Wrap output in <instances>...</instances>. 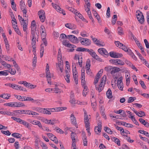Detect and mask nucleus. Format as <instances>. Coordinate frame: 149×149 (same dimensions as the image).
<instances>
[{
    "label": "nucleus",
    "instance_id": "nucleus-41",
    "mask_svg": "<svg viewBox=\"0 0 149 149\" xmlns=\"http://www.w3.org/2000/svg\"><path fill=\"white\" fill-rule=\"evenodd\" d=\"M68 38V36H66L64 33L61 34L60 35V40L63 39H67Z\"/></svg>",
    "mask_w": 149,
    "mask_h": 149
},
{
    "label": "nucleus",
    "instance_id": "nucleus-7",
    "mask_svg": "<svg viewBox=\"0 0 149 149\" xmlns=\"http://www.w3.org/2000/svg\"><path fill=\"white\" fill-rule=\"evenodd\" d=\"M72 124L74 125L76 127H77V125L76 118L73 114L72 113L70 116Z\"/></svg>",
    "mask_w": 149,
    "mask_h": 149
},
{
    "label": "nucleus",
    "instance_id": "nucleus-3",
    "mask_svg": "<svg viewBox=\"0 0 149 149\" xmlns=\"http://www.w3.org/2000/svg\"><path fill=\"white\" fill-rule=\"evenodd\" d=\"M109 55L110 56L113 58H120L123 56V55L121 53L114 52H110Z\"/></svg>",
    "mask_w": 149,
    "mask_h": 149
},
{
    "label": "nucleus",
    "instance_id": "nucleus-13",
    "mask_svg": "<svg viewBox=\"0 0 149 149\" xmlns=\"http://www.w3.org/2000/svg\"><path fill=\"white\" fill-rule=\"evenodd\" d=\"M90 5L91 4L90 2H88L87 3V8H88V10L86 11V12L90 18H91L92 17L91 14V12L90 11Z\"/></svg>",
    "mask_w": 149,
    "mask_h": 149
},
{
    "label": "nucleus",
    "instance_id": "nucleus-62",
    "mask_svg": "<svg viewBox=\"0 0 149 149\" xmlns=\"http://www.w3.org/2000/svg\"><path fill=\"white\" fill-rule=\"evenodd\" d=\"M89 54L93 58L95 56V55L96 54L94 51L93 49H91V52L89 53Z\"/></svg>",
    "mask_w": 149,
    "mask_h": 149
},
{
    "label": "nucleus",
    "instance_id": "nucleus-46",
    "mask_svg": "<svg viewBox=\"0 0 149 149\" xmlns=\"http://www.w3.org/2000/svg\"><path fill=\"white\" fill-rule=\"evenodd\" d=\"M82 139L83 141L84 145V146H87V140L86 136H84L83 137Z\"/></svg>",
    "mask_w": 149,
    "mask_h": 149
},
{
    "label": "nucleus",
    "instance_id": "nucleus-8",
    "mask_svg": "<svg viewBox=\"0 0 149 149\" xmlns=\"http://www.w3.org/2000/svg\"><path fill=\"white\" fill-rule=\"evenodd\" d=\"M54 8L59 13H62L63 15H65L66 14L65 11L63 9H61L58 5H57L56 6H55Z\"/></svg>",
    "mask_w": 149,
    "mask_h": 149
},
{
    "label": "nucleus",
    "instance_id": "nucleus-21",
    "mask_svg": "<svg viewBox=\"0 0 149 149\" xmlns=\"http://www.w3.org/2000/svg\"><path fill=\"white\" fill-rule=\"evenodd\" d=\"M14 103H15V107H20L25 106V105L22 102H14Z\"/></svg>",
    "mask_w": 149,
    "mask_h": 149
},
{
    "label": "nucleus",
    "instance_id": "nucleus-59",
    "mask_svg": "<svg viewBox=\"0 0 149 149\" xmlns=\"http://www.w3.org/2000/svg\"><path fill=\"white\" fill-rule=\"evenodd\" d=\"M77 28V26L76 25L70 23V25L69 26V29H74Z\"/></svg>",
    "mask_w": 149,
    "mask_h": 149
},
{
    "label": "nucleus",
    "instance_id": "nucleus-4",
    "mask_svg": "<svg viewBox=\"0 0 149 149\" xmlns=\"http://www.w3.org/2000/svg\"><path fill=\"white\" fill-rule=\"evenodd\" d=\"M80 42L83 45L85 46L89 45L91 44V41L89 39L86 38L83 39V40L81 41Z\"/></svg>",
    "mask_w": 149,
    "mask_h": 149
},
{
    "label": "nucleus",
    "instance_id": "nucleus-18",
    "mask_svg": "<svg viewBox=\"0 0 149 149\" xmlns=\"http://www.w3.org/2000/svg\"><path fill=\"white\" fill-rule=\"evenodd\" d=\"M111 139L115 143H116L118 146H120V141L118 138L114 137L112 138Z\"/></svg>",
    "mask_w": 149,
    "mask_h": 149
},
{
    "label": "nucleus",
    "instance_id": "nucleus-32",
    "mask_svg": "<svg viewBox=\"0 0 149 149\" xmlns=\"http://www.w3.org/2000/svg\"><path fill=\"white\" fill-rule=\"evenodd\" d=\"M40 58H42L43 54V53L44 51V47L43 46L42 44L40 45Z\"/></svg>",
    "mask_w": 149,
    "mask_h": 149
},
{
    "label": "nucleus",
    "instance_id": "nucleus-22",
    "mask_svg": "<svg viewBox=\"0 0 149 149\" xmlns=\"http://www.w3.org/2000/svg\"><path fill=\"white\" fill-rule=\"evenodd\" d=\"M23 24V29L24 31H26V30L27 29V26L28 24V21L24 22L21 23V25Z\"/></svg>",
    "mask_w": 149,
    "mask_h": 149
},
{
    "label": "nucleus",
    "instance_id": "nucleus-45",
    "mask_svg": "<svg viewBox=\"0 0 149 149\" xmlns=\"http://www.w3.org/2000/svg\"><path fill=\"white\" fill-rule=\"evenodd\" d=\"M8 72H10L12 75H14L16 73V71L15 69L10 68Z\"/></svg>",
    "mask_w": 149,
    "mask_h": 149
},
{
    "label": "nucleus",
    "instance_id": "nucleus-57",
    "mask_svg": "<svg viewBox=\"0 0 149 149\" xmlns=\"http://www.w3.org/2000/svg\"><path fill=\"white\" fill-rule=\"evenodd\" d=\"M78 60V63L80 67H82V57L79 58L78 57L77 58Z\"/></svg>",
    "mask_w": 149,
    "mask_h": 149
},
{
    "label": "nucleus",
    "instance_id": "nucleus-44",
    "mask_svg": "<svg viewBox=\"0 0 149 149\" xmlns=\"http://www.w3.org/2000/svg\"><path fill=\"white\" fill-rule=\"evenodd\" d=\"M4 105L9 106L10 107H15V103L14 102H11L10 103H7L4 104Z\"/></svg>",
    "mask_w": 149,
    "mask_h": 149
},
{
    "label": "nucleus",
    "instance_id": "nucleus-20",
    "mask_svg": "<svg viewBox=\"0 0 149 149\" xmlns=\"http://www.w3.org/2000/svg\"><path fill=\"white\" fill-rule=\"evenodd\" d=\"M66 75L65 76V79L68 83H69L70 82V75L69 74V73H68V71L67 70H66Z\"/></svg>",
    "mask_w": 149,
    "mask_h": 149
},
{
    "label": "nucleus",
    "instance_id": "nucleus-29",
    "mask_svg": "<svg viewBox=\"0 0 149 149\" xmlns=\"http://www.w3.org/2000/svg\"><path fill=\"white\" fill-rule=\"evenodd\" d=\"M14 113L19 114H25V110H15L13 111Z\"/></svg>",
    "mask_w": 149,
    "mask_h": 149
},
{
    "label": "nucleus",
    "instance_id": "nucleus-15",
    "mask_svg": "<svg viewBox=\"0 0 149 149\" xmlns=\"http://www.w3.org/2000/svg\"><path fill=\"white\" fill-rule=\"evenodd\" d=\"M53 91L54 93L58 94H60L63 91L57 88V85H55V88H53Z\"/></svg>",
    "mask_w": 149,
    "mask_h": 149
},
{
    "label": "nucleus",
    "instance_id": "nucleus-6",
    "mask_svg": "<svg viewBox=\"0 0 149 149\" xmlns=\"http://www.w3.org/2000/svg\"><path fill=\"white\" fill-rule=\"evenodd\" d=\"M101 122H99L98 124V126H96L95 128V131L96 134H98L97 132H98L99 133L101 132L102 129V126Z\"/></svg>",
    "mask_w": 149,
    "mask_h": 149
},
{
    "label": "nucleus",
    "instance_id": "nucleus-19",
    "mask_svg": "<svg viewBox=\"0 0 149 149\" xmlns=\"http://www.w3.org/2000/svg\"><path fill=\"white\" fill-rule=\"evenodd\" d=\"M10 97V95L9 94L3 93L1 95H0V97L6 99H8Z\"/></svg>",
    "mask_w": 149,
    "mask_h": 149
},
{
    "label": "nucleus",
    "instance_id": "nucleus-23",
    "mask_svg": "<svg viewBox=\"0 0 149 149\" xmlns=\"http://www.w3.org/2000/svg\"><path fill=\"white\" fill-rule=\"evenodd\" d=\"M104 85H102V84H100V85H99L98 87L97 86H96V85H95V88H96V89L98 91V92L99 93H100L101 92V91L103 90V87H104Z\"/></svg>",
    "mask_w": 149,
    "mask_h": 149
},
{
    "label": "nucleus",
    "instance_id": "nucleus-10",
    "mask_svg": "<svg viewBox=\"0 0 149 149\" xmlns=\"http://www.w3.org/2000/svg\"><path fill=\"white\" fill-rule=\"evenodd\" d=\"M55 119H53V120H48L47 119H45V123L48 124H50L52 125H54L55 123Z\"/></svg>",
    "mask_w": 149,
    "mask_h": 149
},
{
    "label": "nucleus",
    "instance_id": "nucleus-38",
    "mask_svg": "<svg viewBox=\"0 0 149 149\" xmlns=\"http://www.w3.org/2000/svg\"><path fill=\"white\" fill-rule=\"evenodd\" d=\"M88 92L87 87L86 86H84V89L83 91V95L84 96H86L87 93Z\"/></svg>",
    "mask_w": 149,
    "mask_h": 149
},
{
    "label": "nucleus",
    "instance_id": "nucleus-53",
    "mask_svg": "<svg viewBox=\"0 0 149 149\" xmlns=\"http://www.w3.org/2000/svg\"><path fill=\"white\" fill-rule=\"evenodd\" d=\"M118 33L120 35L123 34V31L121 27H118Z\"/></svg>",
    "mask_w": 149,
    "mask_h": 149
},
{
    "label": "nucleus",
    "instance_id": "nucleus-31",
    "mask_svg": "<svg viewBox=\"0 0 149 149\" xmlns=\"http://www.w3.org/2000/svg\"><path fill=\"white\" fill-rule=\"evenodd\" d=\"M138 132L143 134L148 137H149V133L144 130H139L138 131Z\"/></svg>",
    "mask_w": 149,
    "mask_h": 149
},
{
    "label": "nucleus",
    "instance_id": "nucleus-39",
    "mask_svg": "<svg viewBox=\"0 0 149 149\" xmlns=\"http://www.w3.org/2000/svg\"><path fill=\"white\" fill-rule=\"evenodd\" d=\"M8 70H5L0 71V76H6L8 74L7 72Z\"/></svg>",
    "mask_w": 149,
    "mask_h": 149
},
{
    "label": "nucleus",
    "instance_id": "nucleus-26",
    "mask_svg": "<svg viewBox=\"0 0 149 149\" xmlns=\"http://www.w3.org/2000/svg\"><path fill=\"white\" fill-rule=\"evenodd\" d=\"M100 77V76L99 75V73H97L94 79V85H95L98 82Z\"/></svg>",
    "mask_w": 149,
    "mask_h": 149
},
{
    "label": "nucleus",
    "instance_id": "nucleus-51",
    "mask_svg": "<svg viewBox=\"0 0 149 149\" xmlns=\"http://www.w3.org/2000/svg\"><path fill=\"white\" fill-rule=\"evenodd\" d=\"M41 36L42 39L46 38V33L45 31L44 30L42 31V33L41 34Z\"/></svg>",
    "mask_w": 149,
    "mask_h": 149
},
{
    "label": "nucleus",
    "instance_id": "nucleus-30",
    "mask_svg": "<svg viewBox=\"0 0 149 149\" xmlns=\"http://www.w3.org/2000/svg\"><path fill=\"white\" fill-rule=\"evenodd\" d=\"M69 42V41L66 40H63L62 41V44L68 47H69V46H70V44Z\"/></svg>",
    "mask_w": 149,
    "mask_h": 149
},
{
    "label": "nucleus",
    "instance_id": "nucleus-24",
    "mask_svg": "<svg viewBox=\"0 0 149 149\" xmlns=\"http://www.w3.org/2000/svg\"><path fill=\"white\" fill-rule=\"evenodd\" d=\"M12 136L17 139L21 138L22 137L21 134L17 133H14L12 134Z\"/></svg>",
    "mask_w": 149,
    "mask_h": 149
},
{
    "label": "nucleus",
    "instance_id": "nucleus-2",
    "mask_svg": "<svg viewBox=\"0 0 149 149\" xmlns=\"http://www.w3.org/2000/svg\"><path fill=\"white\" fill-rule=\"evenodd\" d=\"M68 39L71 42L73 43L76 44L78 43V40L77 38L73 35H68Z\"/></svg>",
    "mask_w": 149,
    "mask_h": 149
},
{
    "label": "nucleus",
    "instance_id": "nucleus-1",
    "mask_svg": "<svg viewBox=\"0 0 149 149\" xmlns=\"http://www.w3.org/2000/svg\"><path fill=\"white\" fill-rule=\"evenodd\" d=\"M136 13L137 19L139 22L141 24H143L144 22V19L142 13L139 10H138Z\"/></svg>",
    "mask_w": 149,
    "mask_h": 149
},
{
    "label": "nucleus",
    "instance_id": "nucleus-47",
    "mask_svg": "<svg viewBox=\"0 0 149 149\" xmlns=\"http://www.w3.org/2000/svg\"><path fill=\"white\" fill-rule=\"evenodd\" d=\"M48 108H44L42 113L45 114H46L50 115L51 114V113H50L49 110L48 109Z\"/></svg>",
    "mask_w": 149,
    "mask_h": 149
},
{
    "label": "nucleus",
    "instance_id": "nucleus-54",
    "mask_svg": "<svg viewBox=\"0 0 149 149\" xmlns=\"http://www.w3.org/2000/svg\"><path fill=\"white\" fill-rule=\"evenodd\" d=\"M17 90L22 91H27L26 89L24 88H23L21 86L18 85L17 87Z\"/></svg>",
    "mask_w": 149,
    "mask_h": 149
},
{
    "label": "nucleus",
    "instance_id": "nucleus-40",
    "mask_svg": "<svg viewBox=\"0 0 149 149\" xmlns=\"http://www.w3.org/2000/svg\"><path fill=\"white\" fill-rule=\"evenodd\" d=\"M138 116L141 117H143L146 116L145 113L142 111H140L139 112H138Z\"/></svg>",
    "mask_w": 149,
    "mask_h": 149
},
{
    "label": "nucleus",
    "instance_id": "nucleus-48",
    "mask_svg": "<svg viewBox=\"0 0 149 149\" xmlns=\"http://www.w3.org/2000/svg\"><path fill=\"white\" fill-rule=\"evenodd\" d=\"M112 68H113L112 66H109L106 67L104 69L107 72H111Z\"/></svg>",
    "mask_w": 149,
    "mask_h": 149
},
{
    "label": "nucleus",
    "instance_id": "nucleus-60",
    "mask_svg": "<svg viewBox=\"0 0 149 149\" xmlns=\"http://www.w3.org/2000/svg\"><path fill=\"white\" fill-rule=\"evenodd\" d=\"M77 16L80 19H82L83 21H86V19L84 18L83 15L80 13H79L78 15H77Z\"/></svg>",
    "mask_w": 149,
    "mask_h": 149
},
{
    "label": "nucleus",
    "instance_id": "nucleus-36",
    "mask_svg": "<svg viewBox=\"0 0 149 149\" xmlns=\"http://www.w3.org/2000/svg\"><path fill=\"white\" fill-rule=\"evenodd\" d=\"M24 101H31L32 102H34L35 101H36V100H34L31 97H28L24 96Z\"/></svg>",
    "mask_w": 149,
    "mask_h": 149
},
{
    "label": "nucleus",
    "instance_id": "nucleus-63",
    "mask_svg": "<svg viewBox=\"0 0 149 149\" xmlns=\"http://www.w3.org/2000/svg\"><path fill=\"white\" fill-rule=\"evenodd\" d=\"M36 56L34 57L33 58V67H35L36 65Z\"/></svg>",
    "mask_w": 149,
    "mask_h": 149
},
{
    "label": "nucleus",
    "instance_id": "nucleus-11",
    "mask_svg": "<svg viewBox=\"0 0 149 149\" xmlns=\"http://www.w3.org/2000/svg\"><path fill=\"white\" fill-rule=\"evenodd\" d=\"M0 113L2 114L8 116H13L15 115L14 113H11L10 112L8 111H0Z\"/></svg>",
    "mask_w": 149,
    "mask_h": 149
},
{
    "label": "nucleus",
    "instance_id": "nucleus-61",
    "mask_svg": "<svg viewBox=\"0 0 149 149\" xmlns=\"http://www.w3.org/2000/svg\"><path fill=\"white\" fill-rule=\"evenodd\" d=\"M55 129L56 131L58 133L60 134H63L64 133V132L61 129L58 127H56Z\"/></svg>",
    "mask_w": 149,
    "mask_h": 149
},
{
    "label": "nucleus",
    "instance_id": "nucleus-58",
    "mask_svg": "<svg viewBox=\"0 0 149 149\" xmlns=\"http://www.w3.org/2000/svg\"><path fill=\"white\" fill-rule=\"evenodd\" d=\"M1 132L3 134H5L6 135L9 136L11 134V133L8 131H4L1 130Z\"/></svg>",
    "mask_w": 149,
    "mask_h": 149
},
{
    "label": "nucleus",
    "instance_id": "nucleus-5",
    "mask_svg": "<svg viewBox=\"0 0 149 149\" xmlns=\"http://www.w3.org/2000/svg\"><path fill=\"white\" fill-rule=\"evenodd\" d=\"M60 61L58 63H56V65L57 68H59L61 72H63V61Z\"/></svg>",
    "mask_w": 149,
    "mask_h": 149
},
{
    "label": "nucleus",
    "instance_id": "nucleus-37",
    "mask_svg": "<svg viewBox=\"0 0 149 149\" xmlns=\"http://www.w3.org/2000/svg\"><path fill=\"white\" fill-rule=\"evenodd\" d=\"M11 118L14 120L16 121L17 122L19 123L20 124L23 120L19 118H16L14 117H11Z\"/></svg>",
    "mask_w": 149,
    "mask_h": 149
},
{
    "label": "nucleus",
    "instance_id": "nucleus-35",
    "mask_svg": "<svg viewBox=\"0 0 149 149\" xmlns=\"http://www.w3.org/2000/svg\"><path fill=\"white\" fill-rule=\"evenodd\" d=\"M10 87L12 88L13 89L17 90L18 85H17L13 84H7Z\"/></svg>",
    "mask_w": 149,
    "mask_h": 149
},
{
    "label": "nucleus",
    "instance_id": "nucleus-16",
    "mask_svg": "<svg viewBox=\"0 0 149 149\" xmlns=\"http://www.w3.org/2000/svg\"><path fill=\"white\" fill-rule=\"evenodd\" d=\"M31 34H32V38L31 39L36 40H37V41H38V34L37 33H35L34 32H33L31 33Z\"/></svg>",
    "mask_w": 149,
    "mask_h": 149
},
{
    "label": "nucleus",
    "instance_id": "nucleus-28",
    "mask_svg": "<svg viewBox=\"0 0 149 149\" xmlns=\"http://www.w3.org/2000/svg\"><path fill=\"white\" fill-rule=\"evenodd\" d=\"M91 61L89 59H88L86 62V69H90L91 67Z\"/></svg>",
    "mask_w": 149,
    "mask_h": 149
},
{
    "label": "nucleus",
    "instance_id": "nucleus-12",
    "mask_svg": "<svg viewBox=\"0 0 149 149\" xmlns=\"http://www.w3.org/2000/svg\"><path fill=\"white\" fill-rule=\"evenodd\" d=\"M120 71V69L117 67H113L112 70L111 72V74H113L116 72H119Z\"/></svg>",
    "mask_w": 149,
    "mask_h": 149
},
{
    "label": "nucleus",
    "instance_id": "nucleus-17",
    "mask_svg": "<svg viewBox=\"0 0 149 149\" xmlns=\"http://www.w3.org/2000/svg\"><path fill=\"white\" fill-rule=\"evenodd\" d=\"M46 77L47 78V81H48V83L49 84H51V81H50V79L51 78L50 72H46Z\"/></svg>",
    "mask_w": 149,
    "mask_h": 149
},
{
    "label": "nucleus",
    "instance_id": "nucleus-9",
    "mask_svg": "<svg viewBox=\"0 0 149 149\" xmlns=\"http://www.w3.org/2000/svg\"><path fill=\"white\" fill-rule=\"evenodd\" d=\"M84 121L85 124V126L87 127L89 126V120L88 119V115H85L84 116Z\"/></svg>",
    "mask_w": 149,
    "mask_h": 149
},
{
    "label": "nucleus",
    "instance_id": "nucleus-34",
    "mask_svg": "<svg viewBox=\"0 0 149 149\" xmlns=\"http://www.w3.org/2000/svg\"><path fill=\"white\" fill-rule=\"evenodd\" d=\"M21 124H22L23 125H24L26 127H27V128L29 129L30 127L29 126V123L28 122H26V121L23 120L22 122L21 123Z\"/></svg>",
    "mask_w": 149,
    "mask_h": 149
},
{
    "label": "nucleus",
    "instance_id": "nucleus-56",
    "mask_svg": "<svg viewBox=\"0 0 149 149\" xmlns=\"http://www.w3.org/2000/svg\"><path fill=\"white\" fill-rule=\"evenodd\" d=\"M13 28L14 29L15 31L17 34H18L19 35L21 36V34L20 32V31L19 30V28L17 27H13Z\"/></svg>",
    "mask_w": 149,
    "mask_h": 149
},
{
    "label": "nucleus",
    "instance_id": "nucleus-42",
    "mask_svg": "<svg viewBox=\"0 0 149 149\" xmlns=\"http://www.w3.org/2000/svg\"><path fill=\"white\" fill-rule=\"evenodd\" d=\"M104 130L107 133L109 134H112L113 133L112 131L110 129L109 127H104Z\"/></svg>",
    "mask_w": 149,
    "mask_h": 149
},
{
    "label": "nucleus",
    "instance_id": "nucleus-27",
    "mask_svg": "<svg viewBox=\"0 0 149 149\" xmlns=\"http://www.w3.org/2000/svg\"><path fill=\"white\" fill-rule=\"evenodd\" d=\"M125 64V63L122 60L119 59H117L116 65H123Z\"/></svg>",
    "mask_w": 149,
    "mask_h": 149
},
{
    "label": "nucleus",
    "instance_id": "nucleus-43",
    "mask_svg": "<svg viewBox=\"0 0 149 149\" xmlns=\"http://www.w3.org/2000/svg\"><path fill=\"white\" fill-rule=\"evenodd\" d=\"M20 8L21 10L25 8V5L24 3V2L21 1L20 2Z\"/></svg>",
    "mask_w": 149,
    "mask_h": 149
},
{
    "label": "nucleus",
    "instance_id": "nucleus-55",
    "mask_svg": "<svg viewBox=\"0 0 149 149\" xmlns=\"http://www.w3.org/2000/svg\"><path fill=\"white\" fill-rule=\"evenodd\" d=\"M139 83L140 84L142 87L144 89H146V86L144 84V82L142 80H140L139 81Z\"/></svg>",
    "mask_w": 149,
    "mask_h": 149
},
{
    "label": "nucleus",
    "instance_id": "nucleus-52",
    "mask_svg": "<svg viewBox=\"0 0 149 149\" xmlns=\"http://www.w3.org/2000/svg\"><path fill=\"white\" fill-rule=\"evenodd\" d=\"M136 97H130L129 98L127 101V103H130L132 102L136 99Z\"/></svg>",
    "mask_w": 149,
    "mask_h": 149
},
{
    "label": "nucleus",
    "instance_id": "nucleus-14",
    "mask_svg": "<svg viewBox=\"0 0 149 149\" xmlns=\"http://www.w3.org/2000/svg\"><path fill=\"white\" fill-rule=\"evenodd\" d=\"M107 96L109 99H111L113 97L112 92L110 88H109L107 92Z\"/></svg>",
    "mask_w": 149,
    "mask_h": 149
},
{
    "label": "nucleus",
    "instance_id": "nucleus-33",
    "mask_svg": "<svg viewBox=\"0 0 149 149\" xmlns=\"http://www.w3.org/2000/svg\"><path fill=\"white\" fill-rule=\"evenodd\" d=\"M117 17L116 15H114L112 18L111 22L113 25L115 24L117 19Z\"/></svg>",
    "mask_w": 149,
    "mask_h": 149
},
{
    "label": "nucleus",
    "instance_id": "nucleus-49",
    "mask_svg": "<svg viewBox=\"0 0 149 149\" xmlns=\"http://www.w3.org/2000/svg\"><path fill=\"white\" fill-rule=\"evenodd\" d=\"M120 48L122 49L125 52H126L127 50L128 49L127 47L124 45L122 44H120Z\"/></svg>",
    "mask_w": 149,
    "mask_h": 149
},
{
    "label": "nucleus",
    "instance_id": "nucleus-64",
    "mask_svg": "<svg viewBox=\"0 0 149 149\" xmlns=\"http://www.w3.org/2000/svg\"><path fill=\"white\" fill-rule=\"evenodd\" d=\"M84 48L81 47H77V48L76 49V50L78 52H84Z\"/></svg>",
    "mask_w": 149,
    "mask_h": 149
},
{
    "label": "nucleus",
    "instance_id": "nucleus-50",
    "mask_svg": "<svg viewBox=\"0 0 149 149\" xmlns=\"http://www.w3.org/2000/svg\"><path fill=\"white\" fill-rule=\"evenodd\" d=\"M76 134L74 132H72L71 134V137L72 139V141H75V137L76 136Z\"/></svg>",
    "mask_w": 149,
    "mask_h": 149
},
{
    "label": "nucleus",
    "instance_id": "nucleus-25",
    "mask_svg": "<svg viewBox=\"0 0 149 149\" xmlns=\"http://www.w3.org/2000/svg\"><path fill=\"white\" fill-rule=\"evenodd\" d=\"M40 141L39 138L36 137V138L35 139V148L36 149H38L39 148V142Z\"/></svg>",
    "mask_w": 149,
    "mask_h": 149
}]
</instances>
